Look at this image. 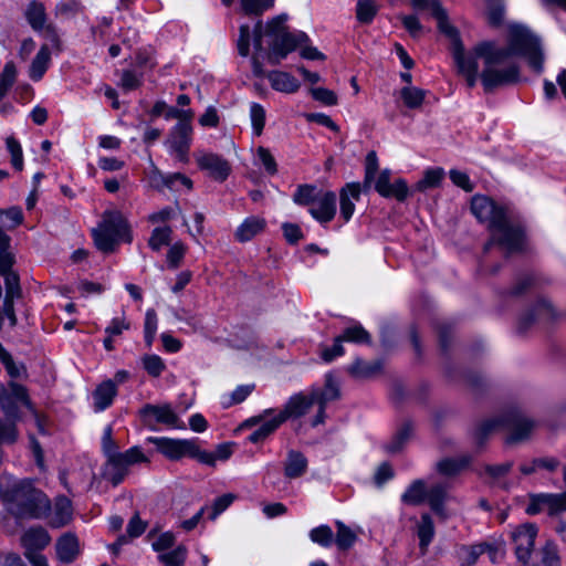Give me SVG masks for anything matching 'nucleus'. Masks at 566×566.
<instances>
[{"mask_svg":"<svg viewBox=\"0 0 566 566\" xmlns=\"http://www.w3.org/2000/svg\"><path fill=\"white\" fill-rule=\"evenodd\" d=\"M475 52L483 57L481 82L488 92L520 80V66L510 60L513 55L524 56L537 73L544 67L539 39L522 24H510L506 48H497L493 42H482L475 45Z\"/></svg>","mask_w":566,"mask_h":566,"instance_id":"f257e3e1","label":"nucleus"},{"mask_svg":"<svg viewBox=\"0 0 566 566\" xmlns=\"http://www.w3.org/2000/svg\"><path fill=\"white\" fill-rule=\"evenodd\" d=\"M0 501L4 510L17 520H43L51 512L49 496L30 479L0 474Z\"/></svg>","mask_w":566,"mask_h":566,"instance_id":"f03ea898","label":"nucleus"},{"mask_svg":"<svg viewBox=\"0 0 566 566\" xmlns=\"http://www.w3.org/2000/svg\"><path fill=\"white\" fill-rule=\"evenodd\" d=\"M471 211L480 222L488 224L491 232V238L484 245V252H488L494 244L500 245L506 253L523 249L524 233L518 226L509 221L502 206H497L486 196L476 195L472 198Z\"/></svg>","mask_w":566,"mask_h":566,"instance_id":"7ed1b4c3","label":"nucleus"},{"mask_svg":"<svg viewBox=\"0 0 566 566\" xmlns=\"http://www.w3.org/2000/svg\"><path fill=\"white\" fill-rule=\"evenodd\" d=\"M418 11L430 10L432 17L438 22L439 30L454 40L453 59L458 72L464 76L468 86L473 87L479 77V63L478 60L483 57L475 52L465 53L462 43L458 39L457 30L449 23L448 15L444 9L439 6V2H415ZM481 77V74H480Z\"/></svg>","mask_w":566,"mask_h":566,"instance_id":"20e7f679","label":"nucleus"},{"mask_svg":"<svg viewBox=\"0 0 566 566\" xmlns=\"http://www.w3.org/2000/svg\"><path fill=\"white\" fill-rule=\"evenodd\" d=\"M285 21L286 15H279L272 19L265 29V35L272 39L266 53L268 62L272 65L280 64L291 52L308 41V36L304 32H289Z\"/></svg>","mask_w":566,"mask_h":566,"instance_id":"39448f33","label":"nucleus"},{"mask_svg":"<svg viewBox=\"0 0 566 566\" xmlns=\"http://www.w3.org/2000/svg\"><path fill=\"white\" fill-rule=\"evenodd\" d=\"M502 427L510 431L506 439L507 443H517L528 439L534 428V422L520 411H512L503 418H494L481 423L475 429L474 438L481 444L490 433Z\"/></svg>","mask_w":566,"mask_h":566,"instance_id":"423d86ee","label":"nucleus"},{"mask_svg":"<svg viewBox=\"0 0 566 566\" xmlns=\"http://www.w3.org/2000/svg\"><path fill=\"white\" fill-rule=\"evenodd\" d=\"M128 227L124 218L116 212L105 213L99 226L92 231L94 242L98 250L112 252L120 241H130L127 237Z\"/></svg>","mask_w":566,"mask_h":566,"instance_id":"0eeeda50","label":"nucleus"},{"mask_svg":"<svg viewBox=\"0 0 566 566\" xmlns=\"http://www.w3.org/2000/svg\"><path fill=\"white\" fill-rule=\"evenodd\" d=\"M148 441L155 444L157 450L169 460L177 461L189 457L200 463H211V457L199 448L196 440L150 437Z\"/></svg>","mask_w":566,"mask_h":566,"instance_id":"6e6552de","label":"nucleus"},{"mask_svg":"<svg viewBox=\"0 0 566 566\" xmlns=\"http://www.w3.org/2000/svg\"><path fill=\"white\" fill-rule=\"evenodd\" d=\"M10 237L0 230V275L4 279V298L15 300L21 297L22 291L19 275L12 270L15 259L10 251Z\"/></svg>","mask_w":566,"mask_h":566,"instance_id":"1a4fd4ad","label":"nucleus"},{"mask_svg":"<svg viewBox=\"0 0 566 566\" xmlns=\"http://www.w3.org/2000/svg\"><path fill=\"white\" fill-rule=\"evenodd\" d=\"M193 128L190 123H177L165 140L169 154L179 163H189V153L192 143Z\"/></svg>","mask_w":566,"mask_h":566,"instance_id":"9d476101","label":"nucleus"},{"mask_svg":"<svg viewBox=\"0 0 566 566\" xmlns=\"http://www.w3.org/2000/svg\"><path fill=\"white\" fill-rule=\"evenodd\" d=\"M139 416L144 424L153 430L156 429L157 424H164L172 429L185 428V423L169 403H147L139 410Z\"/></svg>","mask_w":566,"mask_h":566,"instance_id":"9b49d317","label":"nucleus"},{"mask_svg":"<svg viewBox=\"0 0 566 566\" xmlns=\"http://www.w3.org/2000/svg\"><path fill=\"white\" fill-rule=\"evenodd\" d=\"M528 500L526 513L530 515L547 512L554 516L566 512V492L530 494Z\"/></svg>","mask_w":566,"mask_h":566,"instance_id":"f8f14e48","label":"nucleus"},{"mask_svg":"<svg viewBox=\"0 0 566 566\" xmlns=\"http://www.w3.org/2000/svg\"><path fill=\"white\" fill-rule=\"evenodd\" d=\"M536 536L537 527L532 523L518 525L511 534L515 556L523 565L531 560Z\"/></svg>","mask_w":566,"mask_h":566,"instance_id":"ddd939ff","label":"nucleus"},{"mask_svg":"<svg viewBox=\"0 0 566 566\" xmlns=\"http://www.w3.org/2000/svg\"><path fill=\"white\" fill-rule=\"evenodd\" d=\"M195 159L199 169L217 181H224L230 175V164L218 154L198 150L195 153Z\"/></svg>","mask_w":566,"mask_h":566,"instance_id":"4468645a","label":"nucleus"},{"mask_svg":"<svg viewBox=\"0 0 566 566\" xmlns=\"http://www.w3.org/2000/svg\"><path fill=\"white\" fill-rule=\"evenodd\" d=\"M391 171L389 169L381 170L376 175L373 184L375 190L385 198H396L403 201L408 196V186L403 179H397L390 184Z\"/></svg>","mask_w":566,"mask_h":566,"instance_id":"2eb2a0df","label":"nucleus"},{"mask_svg":"<svg viewBox=\"0 0 566 566\" xmlns=\"http://www.w3.org/2000/svg\"><path fill=\"white\" fill-rule=\"evenodd\" d=\"M314 403L312 394L306 396L303 392H297L289 398L284 408L277 415L283 422L291 418H301L308 412Z\"/></svg>","mask_w":566,"mask_h":566,"instance_id":"dca6fc26","label":"nucleus"},{"mask_svg":"<svg viewBox=\"0 0 566 566\" xmlns=\"http://www.w3.org/2000/svg\"><path fill=\"white\" fill-rule=\"evenodd\" d=\"M310 213L321 223L332 221L336 213V195L333 191H319Z\"/></svg>","mask_w":566,"mask_h":566,"instance_id":"f3484780","label":"nucleus"},{"mask_svg":"<svg viewBox=\"0 0 566 566\" xmlns=\"http://www.w3.org/2000/svg\"><path fill=\"white\" fill-rule=\"evenodd\" d=\"M51 542V536L42 526H32L21 536V544L24 548V555L39 553Z\"/></svg>","mask_w":566,"mask_h":566,"instance_id":"a211bd4d","label":"nucleus"},{"mask_svg":"<svg viewBox=\"0 0 566 566\" xmlns=\"http://www.w3.org/2000/svg\"><path fill=\"white\" fill-rule=\"evenodd\" d=\"M57 559L63 564L74 562L81 553L80 542L75 534L65 533L55 543Z\"/></svg>","mask_w":566,"mask_h":566,"instance_id":"6ab92c4d","label":"nucleus"},{"mask_svg":"<svg viewBox=\"0 0 566 566\" xmlns=\"http://www.w3.org/2000/svg\"><path fill=\"white\" fill-rule=\"evenodd\" d=\"M50 525L62 527L69 524L73 516V506L70 499L64 495L55 497L54 505H51Z\"/></svg>","mask_w":566,"mask_h":566,"instance_id":"aec40b11","label":"nucleus"},{"mask_svg":"<svg viewBox=\"0 0 566 566\" xmlns=\"http://www.w3.org/2000/svg\"><path fill=\"white\" fill-rule=\"evenodd\" d=\"M272 409H266L262 416L259 418H253L251 421L254 423L261 422L260 426L249 436V440L252 443H258L263 441L270 434H272L282 423L283 421L275 415L271 419H264L265 416L272 413Z\"/></svg>","mask_w":566,"mask_h":566,"instance_id":"412c9836","label":"nucleus"},{"mask_svg":"<svg viewBox=\"0 0 566 566\" xmlns=\"http://www.w3.org/2000/svg\"><path fill=\"white\" fill-rule=\"evenodd\" d=\"M9 386L10 394L0 395V406L8 416L14 417L15 410L11 405L13 402H20L30 407V400L25 387L17 382H11Z\"/></svg>","mask_w":566,"mask_h":566,"instance_id":"4be33fe9","label":"nucleus"},{"mask_svg":"<svg viewBox=\"0 0 566 566\" xmlns=\"http://www.w3.org/2000/svg\"><path fill=\"white\" fill-rule=\"evenodd\" d=\"M107 458L104 468V476L113 485L119 484L129 472V467L125 463L124 459L120 458L119 452L112 453Z\"/></svg>","mask_w":566,"mask_h":566,"instance_id":"5701e85b","label":"nucleus"},{"mask_svg":"<svg viewBox=\"0 0 566 566\" xmlns=\"http://www.w3.org/2000/svg\"><path fill=\"white\" fill-rule=\"evenodd\" d=\"M340 216L348 222L355 211V201L360 198V185L347 184L340 191Z\"/></svg>","mask_w":566,"mask_h":566,"instance_id":"b1692460","label":"nucleus"},{"mask_svg":"<svg viewBox=\"0 0 566 566\" xmlns=\"http://www.w3.org/2000/svg\"><path fill=\"white\" fill-rule=\"evenodd\" d=\"M266 227L264 218L251 216L247 218L235 230L234 237L239 242H248Z\"/></svg>","mask_w":566,"mask_h":566,"instance_id":"393cba45","label":"nucleus"},{"mask_svg":"<svg viewBox=\"0 0 566 566\" xmlns=\"http://www.w3.org/2000/svg\"><path fill=\"white\" fill-rule=\"evenodd\" d=\"M271 87L277 92L293 94L298 91L301 84L297 78L287 72L272 71L266 75Z\"/></svg>","mask_w":566,"mask_h":566,"instance_id":"a878e982","label":"nucleus"},{"mask_svg":"<svg viewBox=\"0 0 566 566\" xmlns=\"http://www.w3.org/2000/svg\"><path fill=\"white\" fill-rule=\"evenodd\" d=\"M311 394L317 405L327 406L328 402L337 400L340 397L339 384L332 374H327L325 376L324 388H314Z\"/></svg>","mask_w":566,"mask_h":566,"instance_id":"bb28decb","label":"nucleus"},{"mask_svg":"<svg viewBox=\"0 0 566 566\" xmlns=\"http://www.w3.org/2000/svg\"><path fill=\"white\" fill-rule=\"evenodd\" d=\"M117 395V387L112 379L99 384L93 392L94 409L103 411L108 408Z\"/></svg>","mask_w":566,"mask_h":566,"instance_id":"cd10ccee","label":"nucleus"},{"mask_svg":"<svg viewBox=\"0 0 566 566\" xmlns=\"http://www.w3.org/2000/svg\"><path fill=\"white\" fill-rule=\"evenodd\" d=\"M307 469L306 458L298 451L291 450L287 453L284 464V475L287 479H296L302 476Z\"/></svg>","mask_w":566,"mask_h":566,"instance_id":"c85d7f7f","label":"nucleus"},{"mask_svg":"<svg viewBox=\"0 0 566 566\" xmlns=\"http://www.w3.org/2000/svg\"><path fill=\"white\" fill-rule=\"evenodd\" d=\"M50 63L51 51L48 45H42L30 65V78L35 82L40 81L46 72Z\"/></svg>","mask_w":566,"mask_h":566,"instance_id":"c756f323","label":"nucleus"},{"mask_svg":"<svg viewBox=\"0 0 566 566\" xmlns=\"http://www.w3.org/2000/svg\"><path fill=\"white\" fill-rule=\"evenodd\" d=\"M447 499V486L442 483H437L427 489V501L431 510L438 515L446 517L443 503Z\"/></svg>","mask_w":566,"mask_h":566,"instance_id":"7c9ffc66","label":"nucleus"},{"mask_svg":"<svg viewBox=\"0 0 566 566\" xmlns=\"http://www.w3.org/2000/svg\"><path fill=\"white\" fill-rule=\"evenodd\" d=\"M553 317L554 308L552 304L546 300H541L531 313L521 318V325L526 327L535 321H549Z\"/></svg>","mask_w":566,"mask_h":566,"instance_id":"2f4dec72","label":"nucleus"},{"mask_svg":"<svg viewBox=\"0 0 566 566\" xmlns=\"http://www.w3.org/2000/svg\"><path fill=\"white\" fill-rule=\"evenodd\" d=\"M560 559L557 545L547 542L536 554L533 566H559Z\"/></svg>","mask_w":566,"mask_h":566,"instance_id":"473e14b6","label":"nucleus"},{"mask_svg":"<svg viewBox=\"0 0 566 566\" xmlns=\"http://www.w3.org/2000/svg\"><path fill=\"white\" fill-rule=\"evenodd\" d=\"M427 500V486L423 480H415L401 495V501L408 505H419Z\"/></svg>","mask_w":566,"mask_h":566,"instance_id":"72a5a7b5","label":"nucleus"},{"mask_svg":"<svg viewBox=\"0 0 566 566\" xmlns=\"http://www.w3.org/2000/svg\"><path fill=\"white\" fill-rule=\"evenodd\" d=\"M417 535L422 553H426L429 544L434 536V525L429 514H422L417 524Z\"/></svg>","mask_w":566,"mask_h":566,"instance_id":"f704fd0d","label":"nucleus"},{"mask_svg":"<svg viewBox=\"0 0 566 566\" xmlns=\"http://www.w3.org/2000/svg\"><path fill=\"white\" fill-rule=\"evenodd\" d=\"M262 38H263L262 24L259 22L253 29V46H254L255 53L252 56V72L256 77H263L266 75L265 71L262 66V63L259 60L260 54L263 52Z\"/></svg>","mask_w":566,"mask_h":566,"instance_id":"c9c22d12","label":"nucleus"},{"mask_svg":"<svg viewBox=\"0 0 566 566\" xmlns=\"http://www.w3.org/2000/svg\"><path fill=\"white\" fill-rule=\"evenodd\" d=\"M470 463L468 455H461L458 458H447L438 462L437 469L441 474L455 475L462 471Z\"/></svg>","mask_w":566,"mask_h":566,"instance_id":"e433bc0d","label":"nucleus"},{"mask_svg":"<svg viewBox=\"0 0 566 566\" xmlns=\"http://www.w3.org/2000/svg\"><path fill=\"white\" fill-rule=\"evenodd\" d=\"M335 526L337 530L335 536L337 547L340 551L349 549L355 544L357 534L340 521H336Z\"/></svg>","mask_w":566,"mask_h":566,"instance_id":"4c0bfd02","label":"nucleus"},{"mask_svg":"<svg viewBox=\"0 0 566 566\" xmlns=\"http://www.w3.org/2000/svg\"><path fill=\"white\" fill-rule=\"evenodd\" d=\"M25 17L33 30L39 31L45 27L46 15L41 2H31Z\"/></svg>","mask_w":566,"mask_h":566,"instance_id":"58836bf2","label":"nucleus"},{"mask_svg":"<svg viewBox=\"0 0 566 566\" xmlns=\"http://www.w3.org/2000/svg\"><path fill=\"white\" fill-rule=\"evenodd\" d=\"M348 370L355 377L369 378L380 370V364L378 361L369 363L363 359H356L349 366Z\"/></svg>","mask_w":566,"mask_h":566,"instance_id":"ea45409f","label":"nucleus"},{"mask_svg":"<svg viewBox=\"0 0 566 566\" xmlns=\"http://www.w3.org/2000/svg\"><path fill=\"white\" fill-rule=\"evenodd\" d=\"M186 557L187 548L184 545H178L176 548L158 555L159 562L165 566H184Z\"/></svg>","mask_w":566,"mask_h":566,"instance_id":"a19ab883","label":"nucleus"},{"mask_svg":"<svg viewBox=\"0 0 566 566\" xmlns=\"http://www.w3.org/2000/svg\"><path fill=\"white\" fill-rule=\"evenodd\" d=\"M405 105L409 108H418L423 103L426 92L415 86H406L400 92Z\"/></svg>","mask_w":566,"mask_h":566,"instance_id":"79ce46f5","label":"nucleus"},{"mask_svg":"<svg viewBox=\"0 0 566 566\" xmlns=\"http://www.w3.org/2000/svg\"><path fill=\"white\" fill-rule=\"evenodd\" d=\"M318 193L319 191H317L315 186L302 185L297 187L293 196V200L300 206H313L318 197Z\"/></svg>","mask_w":566,"mask_h":566,"instance_id":"37998d69","label":"nucleus"},{"mask_svg":"<svg viewBox=\"0 0 566 566\" xmlns=\"http://www.w3.org/2000/svg\"><path fill=\"white\" fill-rule=\"evenodd\" d=\"M412 429V423L410 421L403 422L392 438L391 442L387 446V451L391 453L398 452L405 442L410 438Z\"/></svg>","mask_w":566,"mask_h":566,"instance_id":"c03bdc74","label":"nucleus"},{"mask_svg":"<svg viewBox=\"0 0 566 566\" xmlns=\"http://www.w3.org/2000/svg\"><path fill=\"white\" fill-rule=\"evenodd\" d=\"M344 342H352L357 344H369L370 335L361 325H353L347 327L340 335Z\"/></svg>","mask_w":566,"mask_h":566,"instance_id":"a18cd8bd","label":"nucleus"},{"mask_svg":"<svg viewBox=\"0 0 566 566\" xmlns=\"http://www.w3.org/2000/svg\"><path fill=\"white\" fill-rule=\"evenodd\" d=\"M310 538L323 547H329L334 541V533L328 525H319L310 531Z\"/></svg>","mask_w":566,"mask_h":566,"instance_id":"49530a36","label":"nucleus"},{"mask_svg":"<svg viewBox=\"0 0 566 566\" xmlns=\"http://www.w3.org/2000/svg\"><path fill=\"white\" fill-rule=\"evenodd\" d=\"M17 76V69L13 62L6 63L0 73V101L6 96L10 87L13 85Z\"/></svg>","mask_w":566,"mask_h":566,"instance_id":"de8ad7c7","label":"nucleus"},{"mask_svg":"<svg viewBox=\"0 0 566 566\" xmlns=\"http://www.w3.org/2000/svg\"><path fill=\"white\" fill-rule=\"evenodd\" d=\"M171 229L169 227H160L154 229L148 244L154 251H159L163 247L170 243Z\"/></svg>","mask_w":566,"mask_h":566,"instance_id":"09e8293b","label":"nucleus"},{"mask_svg":"<svg viewBox=\"0 0 566 566\" xmlns=\"http://www.w3.org/2000/svg\"><path fill=\"white\" fill-rule=\"evenodd\" d=\"M265 109L261 104L252 103L250 106V119L255 135L260 136L265 125Z\"/></svg>","mask_w":566,"mask_h":566,"instance_id":"8fccbe9b","label":"nucleus"},{"mask_svg":"<svg viewBox=\"0 0 566 566\" xmlns=\"http://www.w3.org/2000/svg\"><path fill=\"white\" fill-rule=\"evenodd\" d=\"M378 171V158L375 151H369L365 161L364 189L369 190Z\"/></svg>","mask_w":566,"mask_h":566,"instance_id":"3c124183","label":"nucleus"},{"mask_svg":"<svg viewBox=\"0 0 566 566\" xmlns=\"http://www.w3.org/2000/svg\"><path fill=\"white\" fill-rule=\"evenodd\" d=\"M378 11L376 2H357L356 17L363 24H369Z\"/></svg>","mask_w":566,"mask_h":566,"instance_id":"603ef678","label":"nucleus"},{"mask_svg":"<svg viewBox=\"0 0 566 566\" xmlns=\"http://www.w3.org/2000/svg\"><path fill=\"white\" fill-rule=\"evenodd\" d=\"M7 149L11 155V164L17 170L23 168V156L20 143L12 136L6 139Z\"/></svg>","mask_w":566,"mask_h":566,"instance_id":"864d4df0","label":"nucleus"},{"mask_svg":"<svg viewBox=\"0 0 566 566\" xmlns=\"http://www.w3.org/2000/svg\"><path fill=\"white\" fill-rule=\"evenodd\" d=\"M442 177V169H429L424 172L423 178L416 184V189H418L419 191H423L428 188L436 187L439 185Z\"/></svg>","mask_w":566,"mask_h":566,"instance_id":"5fc2aeb1","label":"nucleus"},{"mask_svg":"<svg viewBox=\"0 0 566 566\" xmlns=\"http://www.w3.org/2000/svg\"><path fill=\"white\" fill-rule=\"evenodd\" d=\"M234 500L235 495L232 493H226L217 497L211 505V512L208 517L210 520H216L218 515L224 512L233 503Z\"/></svg>","mask_w":566,"mask_h":566,"instance_id":"6e6d98bb","label":"nucleus"},{"mask_svg":"<svg viewBox=\"0 0 566 566\" xmlns=\"http://www.w3.org/2000/svg\"><path fill=\"white\" fill-rule=\"evenodd\" d=\"M486 544H479L473 546H463L460 549L463 564L472 566L476 563L478 558L485 552Z\"/></svg>","mask_w":566,"mask_h":566,"instance_id":"4d7b16f0","label":"nucleus"},{"mask_svg":"<svg viewBox=\"0 0 566 566\" xmlns=\"http://www.w3.org/2000/svg\"><path fill=\"white\" fill-rule=\"evenodd\" d=\"M157 324H158V318H157L156 312L151 308L148 310L145 315L144 332H145V340H146L147 345H149V346L154 342V338H155V335L157 332Z\"/></svg>","mask_w":566,"mask_h":566,"instance_id":"13d9d810","label":"nucleus"},{"mask_svg":"<svg viewBox=\"0 0 566 566\" xmlns=\"http://www.w3.org/2000/svg\"><path fill=\"white\" fill-rule=\"evenodd\" d=\"M149 186L156 190L166 188L167 175H165L154 163L150 160V169L147 174Z\"/></svg>","mask_w":566,"mask_h":566,"instance_id":"bf43d9fd","label":"nucleus"},{"mask_svg":"<svg viewBox=\"0 0 566 566\" xmlns=\"http://www.w3.org/2000/svg\"><path fill=\"white\" fill-rule=\"evenodd\" d=\"M143 366L153 377H159L165 369L163 359L157 355H148L143 358Z\"/></svg>","mask_w":566,"mask_h":566,"instance_id":"052dcab7","label":"nucleus"},{"mask_svg":"<svg viewBox=\"0 0 566 566\" xmlns=\"http://www.w3.org/2000/svg\"><path fill=\"white\" fill-rule=\"evenodd\" d=\"M256 155L269 175L273 176L277 172L276 161L268 148L260 146L256 149Z\"/></svg>","mask_w":566,"mask_h":566,"instance_id":"680f3d73","label":"nucleus"},{"mask_svg":"<svg viewBox=\"0 0 566 566\" xmlns=\"http://www.w3.org/2000/svg\"><path fill=\"white\" fill-rule=\"evenodd\" d=\"M180 186L187 189L192 188V181L186 175L180 172H174L167 175L166 188L169 190H178Z\"/></svg>","mask_w":566,"mask_h":566,"instance_id":"e2e57ef3","label":"nucleus"},{"mask_svg":"<svg viewBox=\"0 0 566 566\" xmlns=\"http://www.w3.org/2000/svg\"><path fill=\"white\" fill-rule=\"evenodd\" d=\"M120 458L124 459L125 463H127L128 467L142 463V462H148L147 457L143 453L142 449L139 447H133L125 452H119Z\"/></svg>","mask_w":566,"mask_h":566,"instance_id":"0e129e2a","label":"nucleus"},{"mask_svg":"<svg viewBox=\"0 0 566 566\" xmlns=\"http://www.w3.org/2000/svg\"><path fill=\"white\" fill-rule=\"evenodd\" d=\"M311 93L314 99L322 102L325 105L332 106L337 103V96L331 90L324 87H316L312 88Z\"/></svg>","mask_w":566,"mask_h":566,"instance_id":"69168bd1","label":"nucleus"},{"mask_svg":"<svg viewBox=\"0 0 566 566\" xmlns=\"http://www.w3.org/2000/svg\"><path fill=\"white\" fill-rule=\"evenodd\" d=\"M164 117L167 120H169V119H178L177 123L187 122V123L191 124V120H192V117H193V113H192L191 109H179V108H176V107H169L168 106L167 111L164 114Z\"/></svg>","mask_w":566,"mask_h":566,"instance_id":"338daca9","label":"nucleus"},{"mask_svg":"<svg viewBox=\"0 0 566 566\" xmlns=\"http://www.w3.org/2000/svg\"><path fill=\"white\" fill-rule=\"evenodd\" d=\"M142 78L135 72L126 70L120 77V86L125 91H133L140 86Z\"/></svg>","mask_w":566,"mask_h":566,"instance_id":"774afa93","label":"nucleus"}]
</instances>
